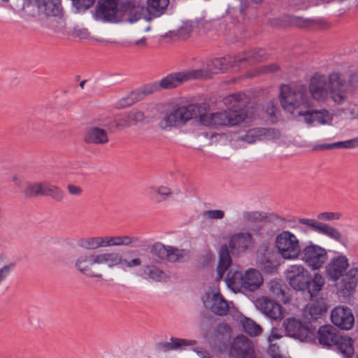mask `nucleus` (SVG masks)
<instances>
[{
    "label": "nucleus",
    "mask_w": 358,
    "mask_h": 358,
    "mask_svg": "<svg viewBox=\"0 0 358 358\" xmlns=\"http://www.w3.org/2000/svg\"><path fill=\"white\" fill-rule=\"evenodd\" d=\"M171 194L172 192L169 187L165 186L158 187V201L167 199Z\"/></svg>",
    "instance_id": "55"
},
{
    "label": "nucleus",
    "mask_w": 358,
    "mask_h": 358,
    "mask_svg": "<svg viewBox=\"0 0 358 358\" xmlns=\"http://www.w3.org/2000/svg\"><path fill=\"white\" fill-rule=\"evenodd\" d=\"M227 287L234 292L243 289L254 292L263 284L262 273L255 268H249L244 274L238 271L230 270L225 279Z\"/></svg>",
    "instance_id": "7"
},
{
    "label": "nucleus",
    "mask_w": 358,
    "mask_h": 358,
    "mask_svg": "<svg viewBox=\"0 0 358 358\" xmlns=\"http://www.w3.org/2000/svg\"><path fill=\"white\" fill-rule=\"evenodd\" d=\"M210 107L206 103H192L173 109L160 122L163 129L182 125L188 120L199 117L201 124L206 127H233L247 121V114L230 113L224 110L208 113Z\"/></svg>",
    "instance_id": "1"
},
{
    "label": "nucleus",
    "mask_w": 358,
    "mask_h": 358,
    "mask_svg": "<svg viewBox=\"0 0 358 358\" xmlns=\"http://www.w3.org/2000/svg\"><path fill=\"white\" fill-rule=\"evenodd\" d=\"M317 220H338L341 217V214L333 212L320 213L317 215Z\"/></svg>",
    "instance_id": "53"
},
{
    "label": "nucleus",
    "mask_w": 358,
    "mask_h": 358,
    "mask_svg": "<svg viewBox=\"0 0 358 358\" xmlns=\"http://www.w3.org/2000/svg\"><path fill=\"white\" fill-rule=\"evenodd\" d=\"M275 245L279 254L284 259H299L302 248L297 236L292 232L285 230L275 237Z\"/></svg>",
    "instance_id": "8"
},
{
    "label": "nucleus",
    "mask_w": 358,
    "mask_h": 358,
    "mask_svg": "<svg viewBox=\"0 0 358 358\" xmlns=\"http://www.w3.org/2000/svg\"><path fill=\"white\" fill-rule=\"evenodd\" d=\"M98 248L111 246L110 236H96Z\"/></svg>",
    "instance_id": "57"
},
{
    "label": "nucleus",
    "mask_w": 358,
    "mask_h": 358,
    "mask_svg": "<svg viewBox=\"0 0 358 358\" xmlns=\"http://www.w3.org/2000/svg\"><path fill=\"white\" fill-rule=\"evenodd\" d=\"M189 257V251L166 247L158 243V258L167 259L169 262H185Z\"/></svg>",
    "instance_id": "32"
},
{
    "label": "nucleus",
    "mask_w": 358,
    "mask_h": 358,
    "mask_svg": "<svg viewBox=\"0 0 358 358\" xmlns=\"http://www.w3.org/2000/svg\"><path fill=\"white\" fill-rule=\"evenodd\" d=\"M303 121L308 125L317 122L321 125H331L334 120V115L327 109L313 110L308 109V112L303 115Z\"/></svg>",
    "instance_id": "28"
},
{
    "label": "nucleus",
    "mask_w": 358,
    "mask_h": 358,
    "mask_svg": "<svg viewBox=\"0 0 358 358\" xmlns=\"http://www.w3.org/2000/svg\"><path fill=\"white\" fill-rule=\"evenodd\" d=\"M45 182L30 183L27 185L24 194L27 196H44Z\"/></svg>",
    "instance_id": "45"
},
{
    "label": "nucleus",
    "mask_w": 358,
    "mask_h": 358,
    "mask_svg": "<svg viewBox=\"0 0 358 358\" xmlns=\"http://www.w3.org/2000/svg\"><path fill=\"white\" fill-rule=\"evenodd\" d=\"M158 1V17L164 14L169 4V0H157Z\"/></svg>",
    "instance_id": "60"
},
{
    "label": "nucleus",
    "mask_w": 358,
    "mask_h": 358,
    "mask_svg": "<svg viewBox=\"0 0 358 358\" xmlns=\"http://www.w3.org/2000/svg\"><path fill=\"white\" fill-rule=\"evenodd\" d=\"M331 320L336 326L344 330L352 329L355 322L350 308L345 306L334 308L331 313Z\"/></svg>",
    "instance_id": "23"
},
{
    "label": "nucleus",
    "mask_w": 358,
    "mask_h": 358,
    "mask_svg": "<svg viewBox=\"0 0 358 358\" xmlns=\"http://www.w3.org/2000/svg\"><path fill=\"white\" fill-rule=\"evenodd\" d=\"M117 0H100L95 10V20L110 22L117 11Z\"/></svg>",
    "instance_id": "31"
},
{
    "label": "nucleus",
    "mask_w": 358,
    "mask_h": 358,
    "mask_svg": "<svg viewBox=\"0 0 358 358\" xmlns=\"http://www.w3.org/2000/svg\"><path fill=\"white\" fill-rule=\"evenodd\" d=\"M282 337V334L280 333V330L277 328H273L270 335L268 338V343H273L276 340H278Z\"/></svg>",
    "instance_id": "58"
},
{
    "label": "nucleus",
    "mask_w": 358,
    "mask_h": 358,
    "mask_svg": "<svg viewBox=\"0 0 358 358\" xmlns=\"http://www.w3.org/2000/svg\"><path fill=\"white\" fill-rule=\"evenodd\" d=\"M284 327L286 332L291 337L303 342H309L313 339V332L296 318H287L284 322Z\"/></svg>",
    "instance_id": "18"
},
{
    "label": "nucleus",
    "mask_w": 358,
    "mask_h": 358,
    "mask_svg": "<svg viewBox=\"0 0 358 358\" xmlns=\"http://www.w3.org/2000/svg\"><path fill=\"white\" fill-rule=\"evenodd\" d=\"M255 305L262 313L272 320H280L284 317L282 307L267 297L258 299Z\"/></svg>",
    "instance_id": "24"
},
{
    "label": "nucleus",
    "mask_w": 358,
    "mask_h": 358,
    "mask_svg": "<svg viewBox=\"0 0 358 358\" xmlns=\"http://www.w3.org/2000/svg\"><path fill=\"white\" fill-rule=\"evenodd\" d=\"M334 345L341 354L348 357H350L354 352L352 340L349 336L338 335Z\"/></svg>",
    "instance_id": "39"
},
{
    "label": "nucleus",
    "mask_w": 358,
    "mask_h": 358,
    "mask_svg": "<svg viewBox=\"0 0 358 358\" xmlns=\"http://www.w3.org/2000/svg\"><path fill=\"white\" fill-rule=\"evenodd\" d=\"M266 112L267 115L270 117H273L275 115V106L273 102H269L268 103Z\"/></svg>",
    "instance_id": "62"
},
{
    "label": "nucleus",
    "mask_w": 358,
    "mask_h": 358,
    "mask_svg": "<svg viewBox=\"0 0 358 358\" xmlns=\"http://www.w3.org/2000/svg\"><path fill=\"white\" fill-rule=\"evenodd\" d=\"M264 70L265 72L273 73L279 70V67L278 65L275 64H272L270 65L265 66L264 67Z\"/></svg>",
    "instance_id": "64"
},
{
    "label": "nucleus",
    "mask_w": 358,
    "mask_h": 358,
    "mask_svg": "<svg viewBox=\"0 0 358 358\" xmlns=\"http://www.w3.org/2000/svg\"><path fill=\"white\" fill-rule=\"evenodd\" d=\"M144 194L150 199H154L157 196V189L154 187H148L145 189Z\"/></svg>",
    "instance_id": "61"
},
{
    "label": "nucleus",
    "mask_w": 358,
    "mask_h": 358,
    "mask_svg": "<svg viewBox=\"0 0 358 358\" xmlns=\"http://www.w3.org/2000/svg\"><path fill=\"white\" fill-rule=\"evenodd\" d=\"M143 116L141 110H131L114 117H103L101 124L110 131L123 129L142 122Z\"/></svg>",
    "instance_id": "12"
},
{
    "label": "nucleus",
    "mask_w": 358,
    "mask_h": 358,
    "mask_svg": "<svg viewBox=\"0 0 358 358\" xmlns=\"http://www.w3.org/2000/svg\"><path fill=\"white\" fill-rule=\"evenodd\" d=\"M77 244L78 247L84 250H94L98 249L96 236L80 238Z\"/></svg>",
    "instance_id": "47"
},
{
    "label": "nucleus",
    "mask_w": 358,
    "mask_h": 358,
    "mask_svg": "<svg viewBox=\"0 0 358 358\" xmlns=\"http://www.w3.org/2000/svg\"><path fill=\"white\" fill-rule=\"evenodd\" d=\"M278 350L279 347L275 343H269L268 351L272 358H281L278 355Z\"/></svg>",
    "instance_id": "59"
},
{
    "label": "nucleus",
    "mask_w": 358,
    "mask_h": 358,
    "mask_svg": "<svg viewBox=\"0 0 358 358\" xmlns=\"http://www.w3.org/2000/svg\"><path fill=\"white\" fill-rule=\"evenodd\" d=\"M223 104L229 108L230 113L247 114V120L252 119L255 116L253 114L254 108L249 107V96L242 92H238L226 96L223 100Z\"/></svg>",
    "instance_id": "14"
},
{
    "label": "nucleus",
    "mask_w": 358,
    "mask_h": 358,
    "mask_svg": "<svg viewBox=\"0 0 358 358\" xmlns=\"http://www.w3.org/2000/svg\"><path fill=\"white\" fill-rule=\"evenodd\" d=\"M95 0H72L73 5L78 10H86L94 4Z\"/></svg>",
    "instance_id": "52"
},
{
    "label": "nucleus",
    "mask_w": 358,
    "mask_h": 358,
    "mask_svg": "<svg viewBox=\"0 0 358 358\" xmlns=\"http://www.w3.org/2000/svg\"><path fill=\"white\" fill-rule=\"evenodd\" d=\"M67 190L70 194L73 196H80L83 192V189L81 187L73 184H69L67 185Z\"/></svg>",
    "instance_id": "56"
},
{
    "label": "nucleus",
    "mask_w": 358,
    "mask_h": 358,
    "mask_svg": "<svg viewBox=\"0 0 358 358\" xmlns=\"http://www.w3.org/2000/svg\"><path fill=\"white\" fill-rule=\"evenodd\" d=\"M325 284V279L320 273H315L311 280L308 278L306 290L308 291L310 299L317 296L319 292L322 289Z\"/></svg>",
    "instance_id": "36"
},
{
    "label": "nucleus",
    "mask_w": 358,
    "mask_h": 358,
    "mask_svg": "<svg viewBox=\"0 0 358 358\" xmlns=\"http://www.w3.org/2000/svg\"><path fill=\"white\" fill-rule=\"evenodd\" d=\"M38 7L40 12L48 17H54L55 20H66L60 0H39Z\"/></svg>",
    "instance_id": "27"
},
{
    "label": "nucleus",
    "mask_w": 358,
    "mask_h": 358,
    "mask_svg": "<svg viewBox=\"0 0 358 358\" xmlns=\"http://www.w3.org/2000/svg\"><path fill=\"white\" fill-rule=\"evenodd\" d=\"M268 288L276 299L285 303L288 302L289 297L285 293L287 287L282 280L275 278L270 280L268 282Z\"/></svg>",
    "instance_id": "35"
},
{
    "label": "nucleus",
    "mask_w": 358,
    "mask_h": 358,
    "mask_svg": "<svg viewBox=\"0 0 358 358\" xmlns=\"http://www.w3.org/2000/svg\"><path fill=\"white\" fill-rule=\"evenodd\" d=\"M264 130V129H251L244 136H241V139L248 143H254L259 139Z\"/></svg>",
    "instance_id": "49"
},
{
    "label": "nucleus",
    "mask_w": 358,
    "mask_h": 358,
    "mask_svg": "<svg viewBox=\"0 0 358 358\" xmlns=\"http://www.w3.org/2000/svg\"><path fill=\"white\" fill-rule=\"evenodd\" d=\"M241 323L245 332L250 336H257L262 334L261 327L254 320L245 317L241 320Z\"/></svg>",
    "instance_id": "43"
},
{
    "label": "nucleus",
    "mask_w": 358,
    "mask_h": 358,
    "mask_svg": "<svg viewBox=\"0 0 358 358\" xmlns=\"http://www.w3.org/2000/svg\"><path fill=\"white\" fill-rule=\"evenodd\" d=\"M103 118L97 120V125L88 127L84 135V141L87 144H94L103 145L109 142L106 127L102 126L101 123Z\"/></svg>",
    "instance_id": "21"
},
{
    "label": "nucleus",
    "mask_w": 358,
    "mask_h": 358,
    "mask_svg": "<svg viewBox=\"0 0 358 358\" xmlns=\"http://www.w3.org/2000/svg\"><path fill=\"white\" fill-rule=\"evenodd\" d=\"M280 101L282 108L295 117H303L311 102L304 85L292 87L282 85L280 87Z\"/></svg>",
    "instance_id": "5"
},
{
    "label": "nucleus",
    "mask_w": 358,
    "mask_h": 358,
    "mask_svg": "<svg viewBox=\"0 0 358 358\" xmlns=\"http://www.w3.org/2000/svg\"><path fill=\"white\" fill-rule=\"evenodd\" d=\"M157 90L155 83H149L144 86L132 91L127 96L120 99L117 103V107L123 108L129 107L137 101L143 99L147 96L152 94Z\"/></svg>",
    "instance_id": "22"
},
{
    "label": "nucleus",
    "mask_w": 358,
    "mask_h": 358,
    "mask_svg": "<svg viewBox=\"0 0 358 358\" xmlns=\"http://www.w3.org/2000/svg\"><path fill=\"white\" fill-rule=\"evenodd\" d=\"M358 145V139H351L329 144L317 145L313 147L314 150H322L334 148H353Z\"/></svg>",
    "instance_id": "40"
},
{
    "label": "nucleus",
    "mask_w": 358,
    "mask_h": 358,
    "mask_svg": "<svg viewBox=\"0 0 358 358\" xmlns=\"http://www.w3.org/2000/svg\"><path fill=\"white\" fill-rule=\"evenodd\" d=\"M43 30L41 31L48 35L61 34L64 36H71L79 40H94L99 43H117V41L95 38L91 37L88 29L82 26L76 25L73 29L66 30L64 24H41Z\"/></svg>",
    "instance_id": "9"
},
{
    "label": "nucleus",
    "mask_w": 358,
    "mask_h": 358,
    "mask_svg": "<svg viewBox=\"0 0 358 358\" xmlns=\"http://www.w3.org/2000/svg\"><path fill=\"white\" fill-rule=\"evenodd\" d=\"M244 59H245V57H241L239 55H227L212 59L208 64L207 67L211 73H219L231 69H240L239 63H241Z\"/></svg>",
    "instance_id": "19"
},
{
    "label": "nucleus",
    "mask_w": 358,
    "mask_h": 358,
    "mask_svg": "<svg viewBox=\"0 0 358 358\" xmlns=\"http://www.w3.org/2000/svg\"><path fill=\"white\" fill-rule=\"evenodd\" d=\"M280 101L282 108L295 117H303L311 102L304 85L292 87L282 85L280 87Z\"/></svg>",
    "instance_id": "6"
},
{
    "label": "nucleus",
    "mask_w": 358,
    "mask_h": 358,
    "mask_svg": "<svg viewBox=\"0 0 358 358\" xmlns=\"http://www.w3.org/2000/svg\"><path fill=\"white\" fill-rule=\"evenodd\" d=\"M327 306L323 299L309 303L303 310V317L308 322L319 318L327 311Z\"/></svg>",
    "instance_id": "33"
},
{
    "label": "nucleus",
    "mask_w": 358,
    "mask_h": 358,
    "mask_svg": "<svg viewBox=\"0 0 358 358\" xmlns=\"http://www.w3.org/2000/svg\"><path fill=\"white\" fill-rule=\"evenodd\" d=\"M280 22H313L310 20H302L301 17L296 15H286L280 20Z\"/></svg>",
    "instance_id": "54"
},
{
    "label": "nucleus",
    "mask_w": 358,
    "mask_h": 358,
    "mask_svg": "<svg viewBox=\"0 0 358 358\" xmlns=\"http://www.w3.org/2000/svg\"><path fill=\"white\" fill-rule=\"evenodd\" d=\"M336 255L331 257L325 266V274L329 281L338 284L339 292L345 296H350L355 291L358 283V266L349 269L348 258L343 254L334 252Z\"/></svg>",
    "instance_id": "3"
},
{
    "label": "nucleus",
    "mask_w": 358,
    "mask_h": 358,
    "mask_svg": "<svg viewBox=\"0 0 358 358\" xmlns=\"http://www.w3.org/2000/svg\"><path fill=\"white\" fill-rule=\"evenodd\" d=\"M208 76V73L202 69H194L173 73L161 79L158 85L164 90H171L178 87L182 83L190 80L205 78Z\"/></svg>",
    "instance_id": "13"
},
{
    "label": "nucleus",
    "mask_w": 358,
    "mask_h": 358,
    "mask_svg": "<svg viewBox=\"0 0 358 358\" xmlns=\"http://www.w3.org/2000/svg\"><path fill=\"white\" fill-rule=\"evenodd\" d=\"M228 246L223 245L220 250L219 262L217 267L216 280H221L231 264L229 251L234 257L246 253L255 243L252 235L249 232H237L229 238Z\"/></svg>",
    "instance_id": "4"
},
{
    "label": "nucleus",
    "mask_w": 358,
    "mask_h": 358,
    "mask_svg": "<svg viewBox=\"0 0 358 358\" xmlns=\"http://www.w3.org/2000/svg\"><path fill=\"white\" fill-rule=\"evenodd\" d=\"M141 264L142 262L139 258H134L129 261L124 259L123 256L118 252H103L97 254V264H105L110 268L120 265H124L127 268H133L139 266Z\"/></svg>",
    "instance_id": "16"
},
{
    "label": "nucleus",
    "mask_w": 358,
    "mask_h": 358,
    "mask_svg": "<svg viewBox=\"0 0 358 358\" xmlns=\"http://www.w3.org/2000/svg\"><path fill=\"white\" fill-rule=\"evenodd\" d=\"M272 250L266 244H262L257 250V259L260 268L266 273H273L276 269V263L271 259Z\"/></svg>",
    "instance_id": "26"
},
{
    "label": "nucleus",
    "mask_w": 358,
    "mask_h": 358,
    "mask_svg": "<svg viewBox=\"0 0 358 358\" xmlns=\"http://www.w3.org/2000/svg\"><path fill=\"white\" fill-rule=\"evenodd\" d=\"M203 216L209 220H222L224 217V212L222 210H208L203 213Z\"/></svg>",
    "instance_id": "51"
},
{
    "label": "nucleus",
    "mask_w": 358,
    "mask_h": 358,
    "mask_svg": "<svg viewBox=\"0 0 358 358\" xmlns=\"http://www.w3.org/2000/svg\"><path fill=\"white\" fill-rule=\"evenodd\" d=\"M343 112L352 119L358 118V99H353L342 109Z\"/></svg>",
    "instance_id": "48"
},
{
    "label": "nucleus",
    "mask_w": 358,
    "mask_h": 358,
    "mask_svg": "<svg viewBox=\"0 0 358 358\" xmlns=\"http://www.w3.org/2000/svg\"><path fill=\"white\" fill-rule=\"evenodd\" d=\"M203 303L206 307L210 308L212 312L217 315H224L229 310L228 303L219 291L206 293L203 299Z\"/></svg>",
    "instance_id": "25"
},
{
    "label": "nucleus",
    "mask_w": 358,
    "mask_h": 358,
    "mask_svg": "<svg viewBox=\"0 0 358 358\" xmlns=\"http://www.w3.org/2000/svg\"><path fill=\"white\" fill-rule=\"evenodd\" d=\"M195 344L196 341L193 340L171 338L170 339V342L158 344V348L166 352L172 350L181 349L187 346H193Z\"/></svg>",
    "instance_id": "38"
},
{
    "label": "nucleus",
    "mask_w": 358,
    "mask_h": 358,
    "mask_svg": "<svg viewBox=\"0 0 358 358\" xmlns=\"http://www.w3.org/2000/svg\"><path fill=\"white\" fill-rule=\"evenodd\" d=\"M212 24H181L177 29L170 30L160 36L167 42L186 40L193 35L208 34Z\"/></svg>",
    "instance_id": "11"
},
{
    "label": "nucleus",
    "mask_w": 358,
    "mask_h": 358,
    "mask_svg": "<svg viewBox=\"0 0 358 358\" xmlns=\"http://www.w3.org/2000/svg\"><path fill=\"white\" fill-rule=\"evenodd\" d=\"M97 264V254L80 255L75 261L74 266L80 273L91 278H101L102 275L94 273L90 268L91 266Z\"/></svg>",
    "instance_id": "29"
},
{
    "label": "nucleus",
    "mask_w": 358,
    "mask_h": 358,
    "mask_svg": "<svg viewBox=\"0 0 358 358\" xmlns=\"http://www.w3.org/2000/svg\"><path fill=\"white\" fill-rule=\"evenodd\" d=\"M308 92L319 103H326L331 99L335 105L342 106L348 99L350 85L340 71H332L328 76L317 72L310 78Z\"/></svg>",
    "instance_id": "2"
},
{
    "label": "nucleus",
    "mask_w": 358,
    "mask_h": 358,
    "mask_svg": "<svg viewBox=\"0 0 358 358\" xmlns=\"http://www.w3.org/2000/svg\"><path fill=\"white\" fill-rule=\"evenodd\" d=\"M238 55L241 57H245V59L239 63L240 68L245 67L248 64H252L255 62H262L266 58V51L262 48L243 52Z\"/></svg>",
    "instance_id": "37"
},
{
    "label": "nucleus",
    "mask_w": 358,
    "mask_h": 358,
    "mask_svg": "<svg viewBox=\"0 0 358 358\" xmlns=\"http://www.w3.org/2000/svg\"><path fill=\"white\" fill-rule=\"evenodd\" d=\"M317 234L326 236L337 242L342 241V235L340 231L336 228L326 223L321 222Z\"/></svg>",
    "instance_id": "41"
},
{
    "label": "nucleus",
    "mask_w": 358,
    "mask_h": 358,
    "mask_svg": "<svg viewBox=\"0 0 358 358\" xmlns=\"http://www.w3.org/2000/svg\"><path fill=\"white\" fill-rule=\"evenodd\" d=\"M131 246L141 248L143 250H149L147 257L150 260V264H147L144 267L143 275L145 279L155 280L157 278V267L155 266L157 260L155 258L157 254L154 251L155 244L150 247L145 240L138 236H132Z\"/></svg>",
    "instance_id": "15"
},
{
    "label": "nucleus",
    "mask_w": 358,
    "mask_h": 358,
    "mask_svg": "<svg viewBox=\"0 0 358 358\" xmlns=\"http://www.w3.org/2000/svg\"><path fill=\"white\" fill-rule=\"evenodd\" d=\"M157 13V0H148V7L133 8L130 10L129 22H136L139 20L150 21L153 19Z\"/></svg>",
    "instance_id": "30"
},
{
    "label": "nucleus",
    "mask_w": 358,
    "mask_h": 358,
    "mask_svg": "<svg viewBox=\"0 0 358 358\" xmlns=\"http://www.w3.org/2000/svg\"><path fill=\"white\" fill-rule=\"evenodd\" d=\"M309 268L313 271L323 267L328 259L327 250L313 242L302 248L299 257Z\"/></svg>",
    "instance_id": "10"
},
{
    "label": "nucleus",
    "mask_w": 358,
    "mask_h": 358,
    "mask_svg": "<svg viewBox=\"0 0 358 358\" xmlns=\"http://www.w3.org/2000/svg\"><path fill=\"white\" fill-rule=\"evenodd\" d=\"M229 358H255L252 342L246 337H236L229 349Z\"/></svg>",
    "instance_id": "20"
},
{
    "label": "nucleus",
    "mask_w": 358,
    "mask_h": 358,
    "mask_svg": "<svg viewBox=\"0 0 358 358\" xmlns=\"http://www.w3.org/2000/svg\"><path fill=\"white\" fill-rule=\"evenodd\" d=\"M111 246H121V236H110Z\"/></svg>",
    "instance_id": "63"
},
{
    "label": "nucleus",
    "mask_w": 358,
    "mask_h": 358,
    "mask_svg": "<svg viewBox=\"0 0 358 358\" xmlns=\"http://www.w3.org/2000/svg\"><path fill=\"white\" fill-rule=\"evenodd\" d=\"M286 277L289 285L294 289L306 290L309 273L303 266L301 264L291 265L287 270Z\"/></svg>",
    "instance_id": "17"
},
{
    "label": "nucleus",
    "mask_w": 358,
    "mask_h": 358,
    "mask_svg": "<svg viewBox=\"0 0 358 358\" xmlns=\"http://www.w3.org/2000/svg\"><path fill=\"white\" fill-rule=\"evenodd\" d=\"M143 114L142 123L148 124L153 122L157 116V103H151L148 104L144 110L141 111Z\"/></svg>",
    "instance_id": "46"
},
{
    "label": "nucleus",
    "mask_w": 358,
    "mask_h": 358,
    "mask_svg": "<svg viewBox=\"0 0 358 358\" xmlns=\"http://www.w3.org/2000/svg\"><path fill=\"white\" fill-rule=\"evenodd\" d=\"M44 196H50L55 201L61 202L65 196V193L59 187L45 182Z\"/></svg>",
    "instance_id": "42"
},
{
    "label": "nucleus",
    "mask_w": 358,
    "mask_h": 358,
    "mask_svg": "<svg viewBox=\"0 0 358 358\" xmlns=\"http://www.w3.org/2000/svg\"><path fill=\"white\" fill-rule=\"evenodd\" d=\"M338 330L331 325L320 327L317 331L319 343L324 346L334 345L338 336Z\"/></svg>",
    "instance_id": "34"
},
{
    "label": "nucleus",
    "mask_w": 358,
    "mask_h": 358,
    "mask_svg": "<svg viewBox=\"0 0 358 358\" xmlns=\"http://www.w3.org/2000/svg\"><path fill=\"white\" fill-rule=\"evenodd\" d=\"M265 215L259 211H245L243 213L242 220L246 224H257L263 220Z\"/></svg>",
    "instance_id": "44"
},
{
    "label": "nucleus",
    "mask_w": 358,
    "mask_h": 358,
    "mask_svg": "<svg viewBox=\"0 0 358 358\" xmlns=\"http://www.w3.org/2000/svg\"><path fill=\"white\" fill-rule=\"evenodd\" d=\"M298 222L302 225H306L312 229L313 231L317 233L321 222L314 220V219H308V218H300Z\"/></svg>",
    "instance_id": "50"
}]
</instances>
